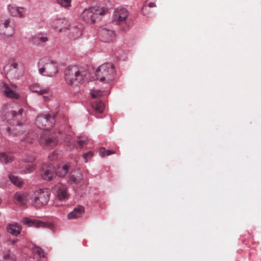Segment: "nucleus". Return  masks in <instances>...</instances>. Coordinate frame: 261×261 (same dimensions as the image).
Listing matches in <instances>:
<instances>
[{
  "mask_svg": "<svg viewBox=\"0 0 261 261\" xmlns=\"http://www.w3.org/2000/svg\"><path fill=\"white\" fill-rule=\"evenodd\" d=\"M88 72L82 68L68 67L65 71V79L67 84L77 86L88 80Z\"/></svg>",
  "mask_w": 261,
  "mask_h": 261,
  "instance_id": "nucleus-1",
  "label": "nucleus"
},
{
  "mask_svg": "<svg viewBox=\"0 0 261 261\" xmlns=\"http://www.w3.org/2000/svg\"><path fill=\"white\" fill-rule=\"evenodd\" d=\"M39 73L43 76L54 77L58 72V64L50 59H40L38 64Z\"/></svg>",
  "mask_w": 261,
  "mask_h": 261,
  "instance_id": "nucleus-2",
  "label": "nucleus"
},
{
  "mask_svg": "<svg viewBox=\"0 0 261 261\" xmlns=\"http://www.w3.org/2000/svg\"><path fill=\"white\" fill-rule=\"evenodd\" d=\"M12 117L14 119L12 127H8L7 131L14 135L17 136L21 134L24 131L23 123L26 120L25 114H23V110L20 109L17 112L12 111L10 112Z\"/></svg>",
  "mask_w": 261,
  "mask_h": 261,
  "instance_id": "nucleus-3",
  "label": "nucleus"
},
{
  "mask_svg": "<svg viewBox=\"0 0 261 261\" xmlns=\"http://www.w3.org/2000/svg\"><path fill=\"white\" fill-rule=\"evenodd\" d=\"M115 69L112 63H107L101 65L96 70L95 75L97 80L106 83L114 79Z\"/></svg>",
  "mask_w": 261,
  "mask_h": 261,
  "instance_id": "nucleus-4",
  "label": "nucleus"
},
{
  "mask_svg": "<svg viewBox=\"0 0 261 261\" xmlns=\"http://www.w3.org/2000/svg\"><path fill=\"white\" fill-rule=\"evenodd\" d=\"M129 12L124 8L118 7L115 9L113 15V22L121 26L124 30L129 29L130 19L128 17Z\"/></svg>",
  "mask_w": 261,
  "mask_h": 261,
  "instance_id": "nucleus-5",
  "label": "nucleus"
},
{
  "mask_svg": "<svg viewBox=\"0 0 261 261\" xmlns=\"http://www.w3.org/2000/svg\"><path fill=\"white\" fill-rule=\"evenodd\" d=\"M108 12V9L93 7L86 9L82 14L83 20L86 23H93L99 20L100 16L104 15Z\"/></svg>",
  "mask_w": 261,
  "mask_h": 261,
  "instance_id": "nucleus-6",
  "label": "nucleus"
},
{
  "mask_svg": "<svg viewBox=\"0 0 261 261\" xmlns=\"http://www.w3.org/2000/svg\"><path fill=\"white\" fill-rule=\"evenodd\" d=\"M50 191L47 189L36 191L32 196L33 204L36 207H40L47 204L49 201Z\"/></svg>",
  "mask_w": 261,
  "mask_h": 261,
  "instance_id": "nucleus-7",
  "label": "nucleus"
},
{
  "mask_svg": "<svg viewBox=\"0 0 261 261\" xmlns=\"http://www.w3.org/2000/svg\"><path fill=\"white\" fill-rule=\"evenodd\" d=\"M55 117L56 115L54 114L38 115L36 119V125L42 129H49L55 124Z\"/></svg>",
  "mask_w": 261,
  "mask_h": 261,
  "instance_id": "nucleus-8",
  "label": "nucleus"
},
{
  "mask_svg": "<svg viewBox=\"0 0 261 261\" xmlns=\"http://www.w3.org/2000/svg\"><path fill=\"white\" fill-rule=\"evenodd\" d=\"M6 76L9 80L18 79L22 75V72L19 67V64L16 61H10L4 68Z\"/></svg>",
  "mask_w": 261,
  "mask_h": 261,
  "instance_id": "nucleus-9",
  "label": "nucleus"
},
{
  "mask_svg": "<svg viewBox=\"0 0 261 261\" xmlns=\"http://www.w3.org/2000/svg\"><path fill=\"white\" fill-rule=\"evenodd\" d=\"M55 154L53 153L49 156V165L43 164L42 167L41 174L42 178L44 180L50 181L56 177L55 166L51 163L52 160L55 159Z\"/></svg>",
  "mask_w": 261,
  "mask_h": 261,
  "instance_id": "nucleus-10",
  "label": "nucleus"
},
{
  "mask_svg": "<svg viewBox=\"0 0 261 261\" xmlns=\"http://www.w3.org/2000/svg\"><path fill=\"white\" fill-rule=\"evenodd\" d=\"M58 138L56 134L46 133L40 139V143L46 148L50 149L58 144Z\"/></svg>",
  "mask_w": 261,
  "mask_h": 261,
  "instance_id": "nucleus-11",
  "label": "nucleus"
},
{
  "mask_svg": "<svg viewBox=\"0 0 261 261\" xmlns=\"http://www.w3.org/2000/svg\"><path fill=\"white\" fill-rule=\"evenodd\" d=\"M50 25L53 29L62 33L69 29L70 23L65 18H56L50 22Z\"/></svg>",
  "mask_w": 261,
  "mask_h": 261,
  "instance_id": "nucleus-12",
  "label": "nucleus"
},
{
  "mask_svg": "<svg viewBox=\"0 0 261 261\" xmlns=\"http://www.w3.org/2000/svg\"><path fill=\"white\" fill-rule=\"evenodd\" d=\"M14 32L13 23L10 18L4 20L0 23V34L6 37L12 36Z\"/></svg>",
  "mask_w": 261,
  "mask_h": 261,
  "instance_id": "nucleus-13",
  "label": "nucleus"
},
{
  "mask_svg": "<svg viewBox=\"0 0 261 261\" xmlns=\"http://www.w3.org/2000/svg\"><path fill=\"white\" fill-rule=\"evenodd\" d=\"M8 10L10 14L12 16H18L20 18L25 17L27 10L24 7H17L14 4H10L8 6Z\"/></svg>",
  "mask_w": 261,
  "mask_h": 261,
  "instance_id": "nucleus-14",
  "label": "nucleus"
},
{
  "mask_svg": "<svg viewBox=\"0 0 261 261\" xmlns=\"http://www.w3.org/2000/svg\"><path fill=\"white\" fill-rule=\"evenodd\" d=\"M99 36L102 41L109 42L114 39L115 33L113 30L103 28L99 31Z\"/></svg>",
  "mask_w": 261,
  "mask_h": 261,
  "instance_id": "nucleus-15",
  "label": "nucleus"
},
{
  "mask_svg": "<svg viewBox=\"0 0 261 261\" xmlns=\"http://www.w3.org/2000/svg\"><path fill=\"white\" fill-rule=\"evenodd\" d=\"M57 197L60 200H66L68 198L69 193L66 186L62 184H58L54 188Z\"/></svg>",
  "mask_w": 261,
  "mask_h": 261,
  "instance_id": "nucleus-16",
  "label": "nucleus"
},
{
  "mask_svg": "<svg viewBox=\"0 0 261 261\" xmlns=\"http://www.w3.org/2000/svg\"><path fill=\"white\" fill-rule=\"evenodd\" d=\"M30 196L27 192H18L14 195L15 202L19 205H25L29 200Z\"/></svg>",
  "mask_w": 261,
  "mask_h": 261,
  "instance_id": "nucleus-17",
  "label": "nucleus"
},
{
  "mask_svg": "<svg viewBox=\"0 0 261 261\" xmlns=\"http://www.w3.org/2000/svg\"><path fill=\"white\" fill-rule=\"evenodd\" d=\"M30 88L32 92L38 93L40 94L43 95V97L45 99H48V96H46V95L49 94V89H42L38 84H35L31 85Z\"/></svg>",
  "mask_w": 261,
  "mask_h": 261,
  "instance_id": "nucleus-18",
  "label": "nucleus"
},
{
  "mask_svg": "<svg viewBox=\"0 0 261 261\" xmlns=\"http://www.w3.org/2000/svg\"><path fill=\"white\" fill-rule=\"evenodd\" d=\"M70 33L72 34L74 38L76 39L80 37L82 34L83 27L81 24L76 25L75 24H71L69 27Z\"/></svg>",
  "mask_w": 261,
  "mask_h": 261,
  "instance_id": "nucleus-19",
  "label": "nucleus"
},
{
  "mask_svg": "<svg viewBox=\"0 0 261 261\" xmlns=\"http://www.w3.org/2000/svg\"><path fill=\"white\" fill-rule=\"evenodd\" d=\"M83 179V175L79 170H75L70 174L69 182L70 184H77Z\"/></svg>",
  "mask_w": 261,
  "mask_h": 261,
  "instance_id": "nucleus-20",
  "label": "nucleus"
},
{
  "mask_svg": "<svg viewBox=\"0 0 261 261\" xmlns=\"http://www.w3.org/2000/svg\"><path fill=\"white\" fill-rule=\"evenodd\" d=\"M84 212V208L83 206L75 207L74 210L68 214V219H77L82 216Z\"/></svg>",
  "mask_w": 261,
  "mask_h": 261,
  "instance_id": "nucleus-21",
  "label": "nucleus"
},
{
  "mask_svg": "<svg viewBox=\"0 0 261 261\" xmlns=\"http://www.w3.org/2000/svg\"><path fill=\"white\" fill-rule=\"evenodd\" d=\"M20 169V172L23 174H28L32 172L35 169V164H25L24 163H21L18 167Z\"/></svg>",
  "mask_w": 261,
  "mask_h": 261,
  "instance_id": "nucleus-22",
  "label": "nucleus"
},
{
  "mask_svg": "<svg viewBox=\"0 0 261 261\" xmlns=\"http://www.w3.org/2000/svg\"><path fill=\"white\" fill-rule=\"evenodd\" d=\"M3 92L4 94L8 97L10 98L17 99L19 98V95L15 91L11 89L9 86L6 85L4 86Z\"/></svg>",
  "mask_w": 261,
  "mask_h": 261,
  "instance_id": "nucleus-23",
  "label": "nucleus"
},
{
  "mask_svg": "<svg viewBox=\"0 0 261 261\" xmlns=\"http://www.w3.org/2000/svg\"><path fill=\"white\" fill-rule=\"evenodd\" d=\"M91 106L93 110L97 113H102L105 109V104L101 100H96L91 103Z\"/></svg>",
  "mask_w": 261,
  "mask_h": 261,
  "instance_id": "nucleus-24",
  "label": "nucleus"
},
{
  "mask_svg": "<svg viewBox=\"0 0 261 261\" xmlns=\"http://www.w3.org/2000/svg\"><path fill=\"white\" fill-rule=\"evenodd\" d=\"M24 223L29 226H34L36 227H45L46 225L45 223L42 222L38 220H33L27 218L24 219Z\"/></svg>",
  "mask_w": 261,
  "mask_h": 261,
  "instance_id": "nucleus-25",
  "label": "nucleus"
},
{
  "mask_svg": "<svg viewBox=\"0 0 261 261\" xmlns=\"http://www.w3.org/2000/svg\"><path fill=\"white\" fill-rule=\"evenodd\" d=\"M21 230V226L17 224H10L7 228L8 232L14 236H17L19 234Z\"/></svg>",
  "mask_w": 261,
  "mask_h": 261,
  "instance_id": "nucleus-26",
  "label": "nucleus"
},
{
  "mask_svg": "<svg viewBox=\"0 0 261 261\" xmlns=\"http://www.w3.org/2000/svg\"><path fill=\"white\" fill-rule=\"evenodd\" d=\"M70 165L66 164L61 168H58L57 170L55 169L56 176L58 175L59 177H64L67 173Z\"/></svg>",
  "mask_w": 261,
  "mask_h": 261,
  "instance_id": "nucleus-27",
  "label": "nucleus"
},
{
  "mask_svg": "<svg viewBox=\"0 0 261 261\" xmlns=\"http://www.w3.org/2000/svg\"><path fill=\"white\" fill-rule=\"evenodd\" d=\"M14 157L10 153L5 152L0 153V161L5 164H8L13 160Z\"/></svg>",
  "mask_w": 261,
  "mask_h": 261,
  "instance_id": "nucleus-28",
  "label": "nucleus"
},
{
  "mask_svg": "<svg viewBox=\"0 0 261 261\" xmlns=\"http://www.w3.org/2000/svg\"><path fill=\"white\" fill-rule=\"evenodd\" d=\"M9 178L11 181L16 186L18 187H20L22 186L23 182L21 181V179L19 178L18 177L13 175H10Z\"/></svg>",
  "mask_w": 261,
  "mask_h": 261,
  "instance_id": "nucleus-29",
  "label": "nucleus"
},
{
  "mask_svg": "<svg viewBox=\"0 0 261 261\" xmlns=\"http://www.w3.org/2000/svg\"><path fill=\"white\" fill-rule=\"evenodd\" d=\"M35 137L36 135L33 132L29 133L27 136L21 140L22 145H24L25 142L30 144L32 143L33 142V140L35 138Z\"/></svg>",
  "mask_w": 261,
  "mask_h": 261,
  "instance_id": "nucleus-30",
  "label": "nucleus"
},
{
  "mask_svg": "<svg viewBox=\"0 0 261 261\" xmlns=\"http://www.w3.org/2000/svg\"><path fill=\"white\" fill-rule=\"evenodd\" d=\"M156 7V5L154 2H150L148 5H144L142 7V11L144 15H148L146 12L148 8H151Z\"/></svg>",
  "mask_w": 261,
  "mask_h": 261,
  "instance_id": "nucleus-31",
  "label": "nucleus"
},
{
  "mask_svg": "<svg viewBox=\"0 0 261 261\" xmlns=\"http://www.w3.org/2000/svg\"><path fill=\"white\" fill-rule=\"evenodd\" d=\"M57 3L60 6L65 7L68 8L71 6V0H56Z\"/></svg>",
  "mask_w": 261,
  "mask_h": 261,
  "instance_id": "nucleus-32",
  "label": "nucleus"
},
{
  "mask_svg": "<svg viewBox=\"0 0 261 261\" xmlns=\"http://www.w3.org/2000/svg\"><path fill=\"white\" fill-rule=\"evenodd\" d=\"M103 92L100 90H91L90 94L92 98H96L101 96L102 95Z\"/></svg>",
  "mask_w": 261,
  "mask_h": 261,
  "instance_id": "nucleus-33",
  "label": "nucleus"
},
{
  "mask_svg": "<svg viewBox=\"0 0 261 261\" xmlns=\"http://www.w3.org/2000/svg\"><path fill=\"white\" fill-rule=\"evenodd\" d=\"M33 252L34 253L37 254L40 257H44V253L42 248L38 246H35L33 248Z\"/></svg>",
  "mask_w": 261,
  "mask_h": 261,
  "instance_id": "nucleus-34",
  "label": "nucleus"
},
{
  "mask_svg": "<svg viewBox=\"0 0 261 261\" xmlns=\"http://www.w3.org/2000/svg\"><path fill=\"white\" fill-rule=\"evenodd\" d=\"M115 153V151H112L110 150H106L104 148H101L100 149V154L101 156L104 157L105 156L109 155Z\"/></svg>",
  "mask_w": 261,
  "mask_h": 261,
  "instance_id": "nucleus-35",
  "label": "nucleus"
},
{
  "mask_svg": "<svg viewBox=\"0 0 261 261\" xmlns=\"http://www.w3.org/2000/svg\"><path fill=\"white\" fill-rule=\"evenodd\" d=\"M35 41H39L40 43H45L48 41V38L46 36L38 35L34 38Z\"/></svg>",
  "mask_w": 261,
  "mask_h": 261,
  "instance_id": "nucleus-36",
  "label": "nucleus"
},
{
  "mask_svg": "<svg viewBox=\"0 0 261 261\" xmlns=\"http://www.w3.org/2000/svg\"><path fill=\"white\" fill-rule=\"evenodd\" d=\"M93 153L91 151H89L86 153L84 154L83 158L86 162H88L92 158Z\"/></svg>",
  "mask_w": 261,
  "mask_h": 261,
  "instance_id": "nucleus-37",
  "label": "nucleus"
},
{
  "mask_svg": "<svg viewBox=\"0 0 261 261\" xmlns=\"http://www.w3.org/2000/svg\"><path fill=\"white\" fill-rule=\"evenodd\" d=\"M25 163H33L35 160V158L32 155H27L23 159Z\"/></svg>",
  "mask_w": 261,
  "mask_h": 261,
  "instance_id": "nucleus-38",
  "label": "nucleus"
},
{
  "mask_svg": "<svg viewBox=\"0 0 261 261\" xmlns=\"http://www.w3.org/2000/svg\"><path fill=\"white\" fill-rule=\"evenodd\" d=\"M85 144V141L80 140L77 142L78 146L80 148H82Z\"/></svg>",
  "mask_w": 261,
  "mask_h": 261,
  "instance_id": "nucleus-39",
  "label": "nucleus"
},
{
  "mask_svg": "<svg viewBox=\"0 0 261 261\" xmlns=\"http://www.w3.org/2000/svg\"><path fill=\"white\" fill-rule=\"evenodd\" d=\"M17 241V240H14L11 241V244L13 245Z\"/></svg>",
  "mask_w": 261,
  "mask_h": 261,
  "instance_id": "nucleus-40",
  "label": "nucleus"
},
{
  "mask_svg": "<svg viewBox=\"0 0 261 261\" xmlns=\"http://www.w3.org/2000/svg\"><path fill=\"white\" fill-rule=\"evenodd\" d=\"M9 256H10V255L9 254H6L4 255V258L5 259H7L9 257Z\"/></svg>",
  "mask_w": 261,
  "mask_h": 261,
  "instance_id": "nucleus-41",
  "label": "nucleus"
},
{
  "mask_svg": "<svg viewBox=\"0 0 261 261\" xmlns=\"http://www.w3.org/2000/svg\"><path fill=\"white\" fill-rule=\"evenodd\" d=\"M148 13V15H147V16H149V13H150V11L149 10V8L147 9V11H146Z\"/></svg>",
  "mask_w": 261,
  "mask_h": 261,
  "instance_id": "nucleus-42",
  "label": "nucleus"
}]
</instances>
